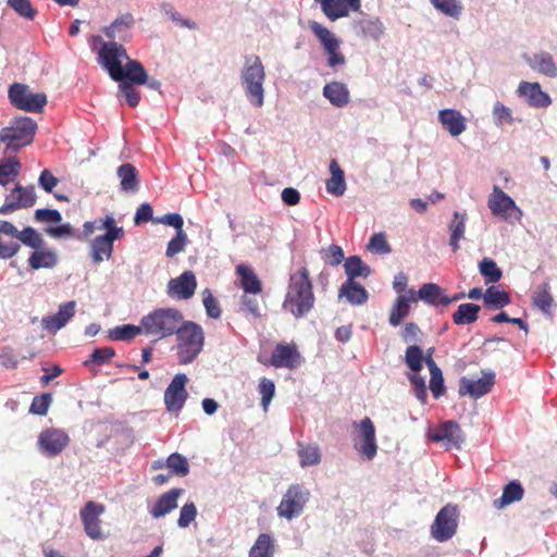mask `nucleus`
<instances>
[{"label": "nucleus", "instance_id": "f257e3e1", "mask_svg": "<svg viewBox=\"0 0 557 557\" xmlns=\"http://www.w3.org/2000/svg\"><path fill=\"white\" fill-rule=\"evenodd\" d=\"M98 63L107 71L111 79L123 84L143 85L147 82V72L143 64L131 60L123 45L102 42L98 51Z\"/></svg>", "mask_w": 557, "mask_h": 557}, {"label": "nucleus", "instance_id": "f03ea898", "mask_svg": "<svg viewBox=\"0 0 557 557\" xmlns=\"http://www.w3.org/2000/svg\"><path fill=\"white\" fill-rule=\"evenodd\" d=\"M313 285L309 270L299 268L289 275L283 309L296 319L305 317L314 306Z\"/></svg>", "mask_w": 557, "mask_h": 557}, {"label": "nucleus", "instance_id": "7ed1b4c3", "mask_svg": "<svg viewBox=\"0 0 557 557\" xmlns=\"http://www.w3.org/2000/svg\"><path fill=\"white\" fill-rule=\"evenodd\" d=\"M37 131V123L28 116H16L9 125L0 129V145H4V153H15L30 145Z\"/></svg>", "mask_w": 557, "mask_h": 557}, {"label": "nucleus", "instance_id": "20e7f679", "mask_svg": "<svg viewBox=\"0 0 557 557\" xmlns=\"http://www.w3.org/2000/svg\"><path fill=\"white\" fill-rule=\"evenodd\" d=\"M264 66L259 57L246 58L240 72V85L252 107L261 108L264 103Z\"/></svg>", "mask_w": 557, "mask_h": 557}, {"label": "nucleus", "instance_id": "39448f33", "mask_svg": "<svg viewBox=\"0 0 557 557\" xmlns=\"http://www.w3.org/2000/svg\"><path fill=\"white\" fill-rule=\"evenodd\" d=\"M184 315L176 308H158L141 318L144 334L162 339L173 335Z\"/></svg>", "mask_w": 557, "mask_h": 557}, {"label": "nucleus", "instance_id": "423d86ee", "mask_svg": "<svg viewBox=\"0 0 557 557\" xmlns=\"http://www.w3.org/2000/svg\"><path fill=\"white\" fill-rule=\"evenodd\" d=\"M177 337V358L181 364L193 362L201 352L205 344V332L194 321H184L174 333Z\"/></svg>", "mask_w": 557, "mask_h": 557}, {"label": "nucleus", "instance_id": "0eeeda50", "mask_svg": "<svg viewBox=\"0 0 557 557\" xmlns=\"http://www.w3.org/2000/svg\"><path fill=\"white\" fill-rule=\"evenodd\" d=\"M97 232H100V234L95 236L92 244H113L120 240L124 234L123 227L116 225L113 215L107 214L103 218L85 222L82 233H77L74 239L79 242L89 240Z\"/></svg>", "mask_w": 557, "mask_h": 557}, {"label": "nucleus", "instance_id": "6e6552de", "mask_svg": "<svg viewBox=\"0 0 557 557\" xmlns=\"http://www.w3.org/2000/svg\"><path fill=\"white\" fill-rule=\"evenodd\" d=\"M309 497L310 492L302 485H290L277 507V515L287 520L300 516Z\"/></svg>", "mask_w": 557, "mask_h": 557}, {"label": "nucleus", "instance_id": "1a4fd4ad", "mask_svg": "<svg viewBox=\"0 0 557 557\" xmlns=\"http://www.w3.org/2000/svg\"><path fill=\"white\" fill-rule=\"evenodd\" d=\"M11 103L26 112H40L47 103L44 92H32L28 86L15 83L9 88Z\"/></svg>", "mask_w": 557, "mask_h": 557}, {"label": "nucleus", "instance_id": "9d476101", "mask_svg": "<svg viewBox=\"0 0 557 557\" xmlns=\"http://www.w3.org/2000/svg\"><path fill=\"white\" fill-rule=\"evenodd\" d=\"M458 510L456 506L446 505L436 515L431 527L432 536L438 542L451 539L457 530Z\"/></svg>", "mask_w": 557, "mask_h": 557}, {"label": "nucleus", "instance_id": "9b49d317", "mask_svg": "<svg viewBox=\"0 0 557 557\" xmlns=\"http://www.w3.org/2000/svg\"><path fill=\"white\" fill-rule=\"evenodd\" d=\"M37 195L35 186H22L16 184L5 197L4 203L0 207V214H10L21 208H30L35 205Z\"/></svg>", "mask_w": 557, "mask_h": 557}, {"label": "nucleus", "instance_id": "f8f14e48", "mask_svg": "<svg viewBox=\"0 0 557 557\" xmlns=\"http://www.w3.org/2000/svg\"><path fill=\"white\" fill-rule=\"evenodd\" d=\"M135 20L131 13H124L117 16L110 25L103 27L102 33L109 39L108 42H128L132 38L131 29L134 27ZM94 40L104 42L100 36H94Z\"/></svg>", "mask_w": 557, "mask_h": 557}, {"label": "nucleus", "instance_id": "ddd939ff", "mask_svg": "<svg viewBox=\"0 0 557 557\" xmlns=\"http://www.w3.org/2000/svg\"><path fill=\"white\" fill-rule=\"evenodd\" d=\"M188 379L186 374H176L164 392V404L166 410L177 413L184 407L188 393L186 391V383Z\"/></svg>", "mask_w": 557, "mask_h": 557}, {"label": "nucleus", "instance_id": "4468645a", "mask_svg": "<svg viewBox=\"0 0 557 557\" xmlns=\"http://www.w3.org/2000/svg\"><path fill=\"white\" fill-rule=\"evenodd\" d=\"M70 442L69 435L60 429L49 428L44 430L38 437L40 451L47 457L58 456Z\"/></svg>", "mask_w": 557, "mask_h": 557}, {"label": "nucleus", "instance_id": "2eb2a0df", "mask_svg": "<svg viewBox=\"0 0 557 557\" xmlns=\"http://www.w3.org/2000/svg\"><path fill=\"white\" fill-rule=\"evenodd\" d=\"M301 360L302 358L294 343H280L275 346L270 360L263 363L274 368H286L293 370L300 366Z\"/></svg>", "mask_w": 557, "mask_h": 557}, {"label": "nucleus", "instance_id": "dca6fc26", "mask_svg": "<svg viewBox=\"0 0 557 557\" xmlns=\"http://www.w3.org/2000/svg\"><path fill=\"white\" fill-rule=\"evenodd\" d=\"M359 442L355 444L358 451L368 460H372L377 451L375 443V428L369 417H364L360 423H355Z\"/></svg>", "mask_w": 557, "mask_h": 557}, {"label": "nucleus", "instance_id": "f3484780", "mask_svg": "<svg viewBox=\"0 0 557 557\" xmlns=\"http://www.w3.org/2000/svg\"><path fill=\"white\" fill-rule=\"evenodd\" d=\"M487 206L491 212L497 216L518 219L521 215V211L515 201L498 186H494L493 193L488 197Z\"/></svg>", "mask_w": 557, "mask_h": 557}, {"label": "nucleus", "instance_id": "a211bd4d", "mask_svg": "<svg viewBox=\"0 0 557 557\" xmlns=\"http://www.w3.org/2000/svg\"><path fill=\"white\" fill-rule=\"evenodd\" d=\"M103 512L104 506L92 500L87 502L81 510V519L84 524V530L92 540H100L103 537L100 520V516Z\"/></svg>", "mask_w": 557, "mask_h": 557}, {"label": "nucleus", "instance_id": "6ab92c4d", "mask_svg": "<svg viewBox=\"0 0 557 557\" xmlns=\"http://www.w3.org/2000/svg\"><path fill=\"white\" fill-rule=\"evenodd\" d=\"M495 384V373L492 371L483 372L482 377L478 380L462 377L459 384V395H469L478 399L486 395Z\"/></svg>", "mask_w": 557, "mask_h": 557}, {"label": "nucleus", "instance_id": "aec40b11", "mask_svg": "<svg viewBox=\"0 0 557 557\" xmlns=\"http://www.w3.org/2000/svg\"><path fill=\"white\" fill-rule=\"evenodd\" d=\"M197 288L196 276L193 271H185L180 276L171 278L168 284V295L177 299H189Z\"/></svg>", "mask_w": 557, "mask_h": 557}, {"label": "nucleus", "instance_id": "412c9836", "mask_svg": "<svg viewBox=\"0 0 557 557\" xmlns=\"http://www.w3.org/2000/svg\"><path fill=\"white\" fill-rule=\"evenodd\" d=\"M431 440L443 442L446 449H459L463 443V434L457 422L447 421L431 434Z\"/></svg>", "mask_w": 557, "mask_h": 557}, {"label": "nucleus", "instance_id": "4be33fe9", "mask_svg": "<svg viewBox=\"0 0 557 557\" xmlns=\"http://www.w3.org/2000/svg\"><path fill=\"white\" fill-rule=\"evenodd\" d=\"M517 94L524 98L530 107L547 108L552 103L549 95L542 90L539 83L521 82Z\"/></svg>", "mask_w": 557, "mask_h": 557}, {"label": "nucleus", "instance_id": "5701e85b", "mask_svg": "<svg viewBox=\"0 0 557 557\" xmlns=\"http://www.w3.org/2000/svg\"><path fill=\"white\" fill-rule=\"evenodd\" d=\"M321 4L323 13L331 21H336L349 14V11H358L361 7L360 0H315Z\"/></svg>", "mask_w": 557, "mask_h": 557}, {"label": "nucleus", "instance_id": "b1692460", "mask_svg": "<svg viewBox=\"0 0 557 557\" xmlns=\"http://www.w3.org/2000/svg\"><path fill=\"white\" fill-rule=\"evenodd\" d=\"M354 30L364 39L379 41L384 35L385 26L379 17L362 16L352 23Z\"/></svg>", "mask_w": 557, "mask_h": 557}, {"label": "nucleus", "instance_id": "393cba45", "mask_svg": "<svg viewBox=\"0 0 557 557\" xmlns=\"http://www.w3.org/2000/svg\"><path fill=\"white\" fill-rule=\"evenodd\" d=\"M75 308L76 302L74 300L61 305L55 314L42 318L44 329L51 333L58 332L74 317Z\"/></svg>", "mask_w": 557, "mask_h": 557}, {"label": "nucleus", "instance_id": "a878e982", "mask_svg": "<svg viewBox=\"0 0 557 557\" xmlns=\"http://www.w3.org/2000/svg\"><path fill=\"white\" fill-rule=\"evenodd\" d=\"M438 122L453 137L461 135L467 128L466 117L455 109L440 110Z\"/></svg>", "mask_w": 557, "mask_h": 557}, {"label": "nucleus", "instance_id": "bb28decb", "mask_svg": "<svg viewBox=\"0 0 557 557\" xmlns=\"http://www.w3.org/2000/svg\"><path fill=\"white\" fill-rule=\"evenodd\" d=\"M183 493V488H172L162 494L150 509L151 517L158 519L174 510L177 507V499Z\"/></svg>", "mask_w": 557, "mask_h": 557}, {"label": "nucleus", "instance_id": "cd10ccee", "mask_svg": "<svg viewBox=\"0 0 557 557\" xmlns=\"http://www.w3.org/2000/svg\"><path fill=\"white\" fill-rule=\"evenodd\" d=\"M527 63L534 71L544 74L548 77L557 76V65L555 64L553 57L546 52L541 51L533 54L532 57H524Z\"/></svg>", "mask_w": 557, "mask_h": 557}, {"label": "nucleus", "instance_id": "c85d7f7f", "mask_svg": "<svg viewBox=\"0 0 557 557\" xmlns=\"http://www.w3.org/2000/svg\"><path fill=\"white\" fill-rule=\"evenodd\" d=\"M323 96L336 108L348 104L350 94L347 86L341 82H331L323 87Z\"/></svg>", "mask_w": 557, "mask_h": 557}, {"label": "nucleus", "instance_id": "c756f323", "mask_svg": "<svg viewBox=\"0 0 557 557\" xmlns=\"http://www.w3.org/2000/svg\"><path fill=\"white\" fill-rule=\"evenodd\" d=\"M420 300L426 305L438 307L445 305L446 294L445 290L435 283L423 284L419 289Z\"/></svg>", "mask_w": 557, "mask_h": 557}, {"label": "nucleus", "instance_id": "7c9ffc66", "mask_svg": "<svg viewBox=\"0 0 557 557\" xmlns=\"http://www.w3.org/2000/svg\"><path fill=\"white\" fill-rule=\"evenodd\" d=\"M116 175L121 182V189L125 193H135L138 190V172L131 163H123L116 170Z\"/></svg>", "mask_w": 557, "mask_h": 557}, {"label": "nucleus", "instance_id": "2f4dec72", "mask_svg": "<svg viewBox=\"0 0 557 557\" xmlns=\"http://www.w3.org/2000/svg\"><path fill=\"white\" fill-rule=\"evenodd\" d=\"M339 297H345L351 305H362L368 300V292L359 283L347 280L341 286Z\"/></svg>", "mask_w": 557, "mask_h": 557}, {"label": "nucleus", "instance_id": "473e14b6", "mask_svg": "<svg viewBox=\"0 0 557 557\" xmlns=\"http://www.w3.org/2000/svg\"><path fill=\"white\" fill-rule=\"evenodd\" d=\"M523 495L524 490L521 483L517 480L510 481L505 485L502 496L494 500V507L502 509L515 502L521 500Z\"/></svg>", "mask_w": 557, "mask_h": 557}, {"label": "nucleus", "instance_id": "72a5a7b5", "mask_svg": "<svg viewBox=\"0 0 557 557\" xmlns=\"http://www.w3.org/2000/svg\"><path fill=\"white\" fill-rule=\"evenodd\" d=\"M331 178L326 181V190L334 196H342L346 191V182L344 171L341 169L336 160L330 163Z\"/></svg>", "mask_w": 557, "mask_h": 557}, {"label": "nucleus", "instance_id": "f704fd0d", "mask_svg": "<svg viewBox=\"0 0 557 557\" xmlns=\"http://www.w3.org/2000/svg\"><path fill=\"white\" fill-rule=\"evenodd\" d=\"M236 273L240 277V284L246 294L257 295L261 293L262 285L256 273L247 265L239 264L236 268Z\"/></svg>", "mask_w": 557, "mask_h": 557}, {"label": "nucleus", "instance_id": "c9c22d12", "mask_svg": "<svg viewBox=\"0 0 557 557\" xmlns=\"http://www.w3.org/2000/svg\"><path fill=\"white\" fill-rule=\"evenodd\" d=\"M480 310L481 307L476 304H461L453 313V322L457 325L471 324L479 319Z\"/></svg>", "mask_w": 557, "mask_h": 557}, {"label": "nucleus", "instance_id": "e433bc0d", "mask_svg": "<svg viewBox=\"0 0 557 557\" xmlns=\"http://www.w3.org/2000/svg\"><path fill=\"white\" fill-rule=\"evenodd\" d=\"M425 363L430 370L431 379H430V389L435 398H438L444 394V379L442 374V370L437 367L436 362L433 358L428 356L425 358Z\"/></svg>", "mask_w": 557, "mask_h": 557}, {"label": "nucleus", "instance_id": "4c0bfd02", "mask_svg": "<svg viewBox=\"0 0 557 557\" xmlns=\"http://www.w3.org/2000/svg\"><path fill=\"white\" fill-rule=\"evenodd\" d=\"M298 457L302 468L319 465L321 462V451L318 445H305L298 443Z\"/></svg>", "mask_w": 557, "mask_h": 557}, {"label": "nucleus", "instance_id": "58836bf2", "mask_svg": "<svg viewBox=\"0 0 557 557\" xmlns=\"http://www.w3.org/2000/svg\"><path fill=\"white\" fill-rule=\"evenodd\" d=\"M549 289V284L547 282H543L532 297L533 305L544 313H550L554 306V298Z\"/></svg>", "mask_w": 557, "mask_h": 557}, {"label": "nucleus", "instance_id": "ea45409f", "mask_svg": "<svg viewBox=\"0 0 557 557\" xmlns=\"http://www.w3.org/2000/svg\"><path fill=\"white\" fill-rule=\"evenodd\" d=\"M274 544L271 536L267 533H261L252 547L249 550V557H273Z\"/></svg>", "mask_w": 557, "mask_h": 557}, {"label": "nucleus", "instance_id": "a19ab883", "mask_svg": "<svg viewBox=\"0 0 557 557\" xmlns=\"http://www.w3.org/2000/svg\"><path fill=\"white\" fill-rule=\"evenodd\" d=\"M144 333L143 322L139 325L124 324L109 331V338L112 341H131Z\"/></svg>", "mask_w": 557, "mask_h": 557}, {"label": "nucleus", "instance_id": "79ce46f5", "mask_svg": "<svg viewBox=\"0 0 557 557\" xmlns=\"http://www.w3.org/2000/svg\"><path fill=\"white\" fill-rule=\"evenodd\" d=\"M310 29L319 38L325 51L339 49V41L326 27L318 22H311Z\"/></svg>", "mask_w": 557, "mask_h": 557}, {"label": "nucleus", "instance_id": "37998d69", "mask_svg": "<svg viewBox=\"0 0 557 557\" xmlns=\"http://www.w3.org/2000/svg\"><path fill=\"white\" fill-rule=\"evenodd\" d=\"M21 162L15 157L8 158L0 163V185L5 186L18 176Z\"/></svg>", "mask_w": 557, "mask_h": 557}, {"label": "nucleus", "instance_id": "c03bdc74", "mask_svg": "<svg viewBox=\"0 0 557 557\" xmlns=\"http://www.w3.org/2000/svg\"><path fill=\"white\" fill-rule=\"evenodd\" d=\"M510 301V295L507 292L499 290L494 286L488 287L484 293V304L487 307L499 309L509 305Z\"/></svg>", "mask_w": 557, "mask_h": 557}, {"label": "nucleus", "instance_id": "a18cd8bd", "mask_svg": "<svg viewBox=\"0 0 557 557\" xmlns=\"http://www.w3.org/2000/svg\"><path fill=\"white\" fill-rule=\"evenodd\" d=\"M29 265L37 270L40 268H52L57 264V255L50 250L38 249L29 257Z\"/></svg>", "mask_w": 557, "mask_h": 557}, {"label": "nucleus", "instance_id": "49530a36", "mask_svg": "<svg viewBox=\"0 0 557 557\" xmlns=\"http://www.w3.org/2000/svg\"><path fill=\"white\" fill-rule=\"evenodd\" d=\"M166 468L176 476H186L189 473V462L185 456L173 453L166 458Z\"/></svg>", "mask_w": 557, "mask_h": 557}, {"label": "nucleus", "instance_id": "de8ad7c7", "mask_svg": "<svg viewBox=\"0 0 557 557\" xmlns=\"http://www.w3.org/2000/svg\"><path fill=\"white\" fill-rule=\"evenodd\" d=\"M431 4L446 16L458 20L462 13V4L459 0H430Z\"/></svg>", "mask_w": 557, "mask_h": 557}, {"label": "nucleus", "instance_id": "09e8293b", "mask_svg": "<svg viewBox=\"0 0 557 557\" xmlns=\"http://www.w3.org/2000/svg\"><path fill=\"white\" fill-rule=\"evenodd\" d=\"M425 358L426 357H424L422 349L417 345H410L406 349L405 362L413 373H419L421 371Z\"/></svg>", "mask_w": 557, "mask_h": 557}, {"label": "nucleus", "instance_id": "8fccbe9b", "mask_svg": "<svg viewBox=\"0 0 557 557\" xmlns=\"http://www.w3.org/2000/svg\"><path fill=\"white\" fill-rule=\"evenodd\" d=\"M410 313V305L406 304L405 298L397 297L391 310L388 322L392 326H398Z\"/></svg>", "mask_w": 557, "mask_h": 557}, {"label": "nucleus", "instance_id": "3c124183", "mask_svg": "<svg viewBox=\"0 0 557 557\" xmlns=\"http://www.w3.org/2000/svg\"><path fill=\"white\" fill-rule=\"evenodd\" d=\"M45 232L55 240L59 239H74V236L77 233H82L81 230L73 228L70 223L61 224V225H48L45 228Z\"/></svg>", "mask_w": 557, "mask_h": 557}, {"label": "nucleus", "instance_id": "603ef678", "mask_svg": "<svg viewBox=\"0 0 557 557\" xmlns=\"http://www.w3.org/2000/svg\"><path fill=\"white\" fill-rule=\"evenodd\" d=\"M492 115L494 124L497 127H502L505 124L511 125L513 123L511 109L499 101L494 103Z\"/></svg>", "mask_w": 557, "mask_h": 557}, {"label": "nucleus", "instance_id": "864d4df0", "mask_svg": "<svg viewBox=\"0 0 557 557\" xmlns=\"http://www.w3.org/2000/svg\"><path fill=\"white\" fill-rule=\"evenodd\" d=\"M345 271L348 275V280H352L358 276H367L370 273L369 268L363 264L361 259L357 256L349 257L345 263Z\"/></svg>", "mask_w": 557, "mask_h": 557}, {"label": "nucleus", "instance_id": "5fc2aeb1", "mask_svg": "<svg viewBox=\"0 0 557 557\" xmlns=\"http://www.w3.org/2000/svg\"><path fill=\"white\" fill-rule=\"evenodd\" d=\"M479 268L486 283H496L502 277V271L497 268L495 261L490 258H484Z\"/></svg>", "mask_w": 557, "mask_h": 557}, {"label": "nucleus", "instance_id": "6e6d98bb", "mask_svg": "<svg viewBox=\"0 0 557 557\" xmlns=\"http://www.w3.org/2000/svg\"><path fill=\"white\" fill-rule=\"evenodd\" d=\"M8 5L21 17L29 21H33L37 14V11L34 9L30 0H8Z\"/></svg>", "mask_w": 557, "mask_h": 557}, {"label": "nucleus", "instance_id": "4d7b16f0", "mask_svg": "<svg viewBox=\"0 0 557 557\" xmlns=\"http://www.w3.org/2000/svg\"><path fill=\"white\" fill-rule=\"evenodd\" d=\"M258 391L261 395V406H262L263 410L267 411L269 408V405L275 394L274 382L267 377L260 379L259 385H258Z\"/></svg>", "mask_w": 557, "mask_h": 557}, {"label": "nucleus", "instance_id": "13d9d810", "mask_svg": "<svg viewBox=\"0 0 557 557\" xmlns=\"http://www.w3.org/2000/svg\"><path fill=\"white\" fill-rule=\"evenodd\" d=\"M202 302L208 317L212 319H219L221 317L222 310L219 301L209 288L202 292Z\"/></svg>", "mask_w": 557, "mask_h": 557}, {"label": "nucleus", "instance_id": "bf43d9fd", "mask_svg": "<svg viewBox=\"0 0 557 557\" xmlns=\"http://www.w3.org/2000/svg\"><path fill=\"white\" fill-rule=\"evenodd\" d=\"M114 356L115 350L112 347L96 348L90 354L89 359L86 360L85 363L88 364L89 362H91L97 366H101L104 363H109Z\"/></svg>", "mask_w": 557, "mask_h": 557}, {"label": "nucleus", "instance_id": "052dcab7", "mask_svg": "<svg viewBox=\"0 0 557 557\" xmlns=\"http://www.w3.org/2000/svg\"><path fill=\"white\" fill-rule=\"evenodd\" d=\"M466 214H460L459 212L454 213V220L450 225V240L449 244H458V242L462 238L465 234V225Z\"/></svg>", "mask_w": 557, "mask_h": 557}, {"label": "nucleus", "instance_id": "680f3d73", "mask_svg": "<svg viewBox=\"0 0 557 557\" xmlns=\"http://www.w3.org/2000/svg\"><path fill=\"white\" fill-rule=\"evenodd\" d=\"M197 508L194 503L185 504L180 511L177 524L180 528H187L196 519Z\"/></svg>", "mask_w": 557, "mask_h": 557}, {"label": "nucleus", "instance_id": "e2e57ef3", "mask_svg": "<svg viewBox=\"0 0 557 557\" xmlns=\"http://www.w3.org/2000/svg\"><path fill=\"white\" fill-rule=\"evenodd\" d=\"M50 404V394H41L39 396H36L34 397L33 403L30 405V412L39 416H45L48 412Z\"/></svg>", "mask_w": 557, "mask_h": 557}, {"label": "nucleus", "instance_id": "0e129e2a", "mask_svg": "<svg viewBox=\"0 0 557 557\" xmlns=\"http://www.w3.org/2000/svg\"><path fill=\"white\" fill-rule=\"evenodd\" d=\"M163 12L175 23L180 24L182 27L188 29H195L197 27L196 23L188 18H183L171 4L163 5Z\"/></svg>", "mask_w": 557, "mask_h": 557}, {"label": "nucleus", "instance_id": "69168bd1", "mask_svg": "<svg viewBox=\"0 0 557 557\" xmlns=\"http://www.w3.org/2000/svg\"><path fill=\"white\" fill-rule=\"evenodd\" d=\"M35 220L37 222L60 223L62 215L57 209H37Z\"/></svg>", "mask_w": 557, "mask_h": 557}, {"label": "nucleus", "instance_id": "338daca9", "mask_svg": "<svg viewBox=\"0 0 557 557\" xmlns=\"http://www.w3.org/2000/svg\"><path fill=\"white\" fill-rule=\"evenodd\" d=\"M15 238H17L21 242V244H44L40 235L37 233L35 228L30 226L25 227L21 232L17 231Z\"/></svg>", "mask_w": 557, "mask_h": 557}, {"label": "nucleus", "instance_id": "774afa93", "mask_svg": "<svg viewBox=\"0 0 557 557\" xmlns=\"http://www.w3.org/2000/svg\"><path fill=\"white\" fill-rule=\"evenodd\" d=\"M242 306H243V310L252 315L253 318H260L261 317V312H260V307H259V301L256 297H252V296H248V295H243L242 296Z\"/></svg>", "mask_w": 557, "mask_h": 557}]
</instances>
